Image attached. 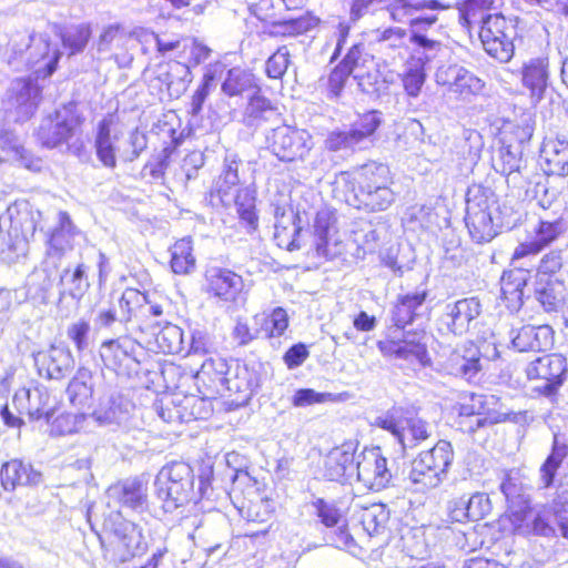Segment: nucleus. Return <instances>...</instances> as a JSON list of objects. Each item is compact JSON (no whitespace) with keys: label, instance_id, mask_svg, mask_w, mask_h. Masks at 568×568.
Instances as JSON below:
<instances>
[{"label":"nucleus","instance_id":"1a4fd4ad","mask_svg":"<svg viewBox=\"0 0 568 568\" xmlns=\"http://www.w3.org/2000/svg\"><path fill=\"white\" fill-rule=\"evenodd\" d=\"M494 202L484 194L467 199L466 226L471 239L477 243L491 241L498 233L493 217Z\"/></svg>","mask_w":568,"mask_h":568},{"label":"nucleus","instance_id":"3c124183","mask_svg":"<svg viewBox=\"0 0 568 568\" xmlns=\"http://www.w3.org/2000/svg\"><path fill=\"white\" fill-rule=\"evenodd\" d=\"M118 306L119 322L128 323L133 317L141 316L142 307L145 306V294L135 288H126L119 298Z\"/></svg>","mask_w":568,"mask_h":568},{"label":"nucleus","instance_id":"9b49d317","mask_svg":"<svg viewBox=\"0 0 568 568\" xmlns=\"http://www.w3.org/2000/svg\"><path fill=\"white\" fill-rule=\"evenodd\" d=\"M313 227V247L316 256L332 260L343 253L344 244L338 235L335 214L331 210H320Z\"/></svg>","mask_w":568,"mask_h":568},{"label":"nucleus","instance_id":"20e7f679","mask_svg":"<svg viewBox=\"0 0 568 568\" xmlns=\"http://www.w3.org/2000/svg\"><path fill=\"white\" fill-rule=\"evenodd\" d=\"M193 483V470L186 463L174 462L161 469L156 486L165 511H173L191 499Z\"/></svg>","mask_w":568,"mask_h":568},{"label":"nucleus","instance_id":"f03ea898","mask_svg":"<svg viewBox=\"0 0 568 568\" xmlns=\"http://www.w3.org/2000/svg\"><path fill=\"white\" fill-rule=\"evenodd\" d=\"M99 539L104 558L114 564L130 561L148 549L142 528L120 516L105 520L103 535Z\"/></svg>","mask_w":568,"mask_h":568},{"label":"nucleus","instance_id":"e433bc0d","mask_svg":"<svg viewBox=\"0 0 568 568\" xmlns=\"http://www.w3.org/2000/svg\"><path fill=\"white\" fill-rule=\"evenodd\" d=\"M565 285L557 278H540L537 281L536 298L545 311H557L565 301Z\"/></svg>","mask_w":568,"mask_h":568},{"label":"nucleus","instance_id":"dca6fc26","mask_svg":"<svg viewBox=\"0 0 568 568\" xmlns=\"http://www.w3.org/2000/svg\"><path fill=\"white\" fill-rule=\"evenodd\" d=\"M435 78L437 84L448 87L450 92L459 94L465 100L480 94L485 88L481 79L458 64L438 68Z\"/></svg>","mask_w":568,"mask_h":568},{"label":"nucleus","instance_id":"f704fd0d","mask_svg":"<svg viewBox=\"0 0 568 568\" xmlns=\"http://www.w3.org/2000/svg\"><path fill=\"white\" fill-rule=\"evenodd\" d=\"M527 285V274L521 271L504 273L501 277V294L510 311H518L524 303V288Z\"/></svg>","mask_w":568,"mask_h":568},{"label":"nucleus","instance_id":"4d7b16f0","mask_svg":"<svg viewBox=\"0 0 568 568\" xmlns=\"http://www.w3.org/2000/svg\"><path fill=\"white\" fill-rule=\"evenodd\" d=\"M85 419L84 414L62 413L51 422L50 434L64 436L77 433L83 427Z\"/></svg>","mask_w":568,"mask_h":568},{"label":"nucleus","instance_id":"4c0bfd02","mask_svg":"<svg viewBox=\"0 0 568 568\" xmlns=\"http://www.w3.org/2000/svg\"><path fill=\"white\" fill-rule=\"evenodd\" d=\"M416 458L447 478L448 469L454 460L453 446L447 440H438L433 448L420 452Z\"/></svg>","mask_w":568,"mask_h":568},{"label":"nucleus","instance_id":"ea45409f","mask_svg":"<svg viewBox=\"0 0 568 568\" xmlns=\"http://www.w3.org/2000/svg\"><path fill=\"white\" fill-rule=\"evenodd\" d=\"M21 396L27 399V413L31 419L38 420L42 417L50 419V394L44 386L23 389L20 394H16L14 399H20Z\"/></svg>","mask_w":568,"mask_h":568},{"label":"nucleus","instance_id":"37998d69","mask_svg":"<svg viewBox=\"0 0 568 568\" xmlns=\"http://www.w3.org/2000/svg\"><path fill=\"white\" fill-rule=\"evenodd\" d=\"M73 361L71 354L59 347H51L42 358V368L50 379H61L72 369Z\"/></svg>","mask_w":568,"mask_h":568},{"label":"nucleus","instance_id":"412c9836","mask_svg":"<svg viewBox=\"0 0 568 568\" xmlns=\"http://www.w3.org/2000/svg\"><path fill=\"white\" fill-rule=\"evenodd\" d=\"M356 446L354 443H344L333 448L324 460V476L333 481L349 483L355 478Z\"/></svg>","mask_w":568,"mask_h":568},{"label":"nucleus","instance_id":"a19ab883","mask_svg":"<svg viewBox=\"0 0 568 568\" xmlns=\"http://www.w3.org/2000/svg\"><path fill=\"white\" fill-rule=\"evenodd\" d=\"M430 436L429 425L419 417L403 418L398 442L404 449H412Z\"/></svg>","mask_w":568,"mask_h":568},{"label":"nucleus","instance_id":"f257e3e1","mask_svg":"<svg viewBox=\"0 0 568 568\" xmlns=\"http://www.w3.org/2000/svg\"><path fill=\"white\" fill-rule=\"evenodd\" d=\"M339 179L353 184L358 207L372 212L387 210L395 200L389 168L382 163H367L353 173L342 172Z\"/></svg>","mask_w":568,"mask_h":568},{"label":"nucleus","instance_id":"338daca9","mask_svg":"<svg viewBox=\"0 0 568 568\" xmlns=\"http://www.w3.org/2000/svg\"><path fill=\"white\" fill-rule=\"evenodd\" d=\"M466 509L469 511V520H480L491 511L490 499L488 495L484 493H476L466 499Z\"/></svg>","mask_w":568,"mask_h":568},{"label":"nucleus","instance_id":"774afa93","mask_svg":"<svg viewBox=\"0 0 568 568\" xmlns=\"http://www.w3.org/2000/svg\"><path fill=\"white\" fill-rule=\"evenodd\" d=\"M250 84V77L239 69H231L222 84L225 94L234 97L241 94Z\"/></svg>","mask_w":568,"mask_h":568},{"label":"nucleus","instance_id":"0e129e2a","mask_svg":"<svg viewBox=\"0 0 568 568\" xmlns=\"http://www.w3.org/2000/svg\"><path fill=\"white\" fill-rule=\"evenodd\" d=\"M90 37V27L88 24H78L65 31L62 41L64 47L70 50V53L75 54L85 48Z\"/></svg>","mask_w":568,"mask_h":568},{"label":"nucleus","instance_id":"f8f14e48","mask_svg":"<svg viewBox=\"0 0 568 568\" xmlns=\"http://www.w3.org/2000/svg\"><path fill=\"white\" fill-rule=\"evenodd\" d=\"M379 124L381 119L377 112H367L354 122L349 130L332 132L325 141L326 148L331 151L362 148Z\"/></svg>","mask_w":568,"mask_h":568},{"label":"nucleus","instance_id":"6e6d98bb","mask_svg":"<svg viewBox=\"0 0 568 568\" xmlns=\"http://www.w3.org/2000/svg\"><path fill=\"white\" fill-rule=\"evenodd\" d=\"M237 214L240 219L255 230L257 226V216L255 214V196L248 187L240 189L234 197Z\"/></svg>","mask_w":568,"mask_h":568},{"label":"nucleus","instance_id":"7c9ffc66","mask_svg":"<svg viewBox=\"0 0 568 568\" xmlns=\"http://www.w3.org/2000/svg\"><path fill=\"white\" fill-rule=\"evenodd\" d=\"M500 490L509 507L514 509V514L521 515L528 509L529 497L526 494L519 470L511 469L503 473Z\"/></svg>","mask_w":568,"mask_h":568},{"label":"nucleus","instance_id":"6e6552de","mask_svg":"<svg viewBox=\"0 0 568 568\" xmlns=\"http://www.w3.org/2000/svg\"><path fill=\"white\" fill-rule=\"evenodd\" d=\"M567 232L568 220L562 214L554 219L540 217L532 230L534 237L516 246L513 253V261L536 256L561 239Z\"/></svg>","mask_w":568,"mask_h":568},{"label":"nucleus","instance_id":"864d4df0","mask_svg":"<svg viewBox=\"0 0 568 568\" xmlns=\"http://www.w3.org/2000/svg\"><path fill=\"white\" fill-rule=\"evenodd\" d=\"M389 519V511L382 504H373L363 509L361 523L363 529L369 535L382 532Z\"/></svg>","mask_w":568,"mask_h":568},{"label":"nucleus","instance_id":"b1692460","mask_svg":"<svg viewBox=\"0 0 568 568\" xmlns=\"http://www.w3.org/2000/svg\"><path fill=\"white\" fill-rule=\"evenodd\" d=\"M450 375L471 379L481 369L480 352L473 342H467L450 353L446 361Z\"/></svg>","mask_w":568,"mask_h":568},{"label":"nucleus","instance_id":"49530a36","mask_svg":"<svg viewBox=\"0 0 568 568\" xmlns=\"http://www.w3.org/2000/svg\"><path fill=\"white\" fill-rule=\"evenodd\" d=\"M426 292H415L399 297L395 304L392 321L397 327H404L412 323L416 311L426 300Z\"/></svg>","mask_w":568,"mask_h":568},{"label":"nucleus","instance_id":"052dcab7","mask_svg":"<svg viewBox=\"0 0 568 568\" xmlns=\"http://www.w3.org/2000/svg\"><path fill=\"white\" fill-rule=\"evenodd\" d=\"M437 21V17L435 14L428 16L425 18H415L410 20L412 26V36L409 40L417 44L418 47L423 48L424 50L428 51H436L439 49L440 43L438 41H435L433 39L427 38L425 34L422 33L423 30H425L427 27L434 24Z\"/></svg>","mask_w":568,"mask_h":568},{"label":"nucleus","instance_id":"a211bd4d","mask_svg":"<svg viewBox=\"0 0 568 568\" xmlns=\"http://www.w3.org/2000/svg\"><path fill=\"white\" fill-rule=\"evenodd\" d=\"M230 366L225 358H206L195 374L200 393L205 397L223 396L227 389Z\"/></svg>","mask_w":568,"mask_h":568},{"label":"nucleus","instance_id":"423d86ee","mask_svg":"<svg viewBox=\"0 0 568 568\" xmlns=\"http://www.w3.org/2000/svg\"><path fill=\"white\" fill-rule=\"evenodd\" d=\"M514 26L501 14H488L481 19L479 38L485 51L499 62H508L514 55Z\"/></svg>","mask_w":568,"mask_h":568},{"label":"nucleus","instance_id":"c9c22d12","mask_svg":"<svg viewBox=\"0 0 568 568\" xmlns=\"http://www.w3.org/2000/svg\"><path fill=\"white\" fill-rule=\"evenodd\" d=\"M276 115V109L260 90H255L250 97L244 110L243 122L246 126H258L262 122Z\"/></svg>","mask_w":568,"mask_h":568},{"label":"nucleus","instance_id":"09e8293b","mask_svg":"<svg viewBox=\"0 0 568 568\" xmlns=\"http://www.w3.org/2000/svg\"><path fill=\"white\" fill-rule=\"evenodd\" d=\"M568 455V446L559 443L557 435L554 436L551 453L540 466V483L544 488H548L554 484L555 476L564 459Z\"/></svg>","mask_w":568,"mask_h":568},{"label":"nucleus","instance_id":"2f4dec72","mask_svg":"<svg viewBox=\"0 0 568 568\" xmlns=\"http://www.w3.org/2000/svg\"><path fill=\"white\" fill-rule=\"evenodd\" d=\"M445 479V476L437 473L432 466L424 464L418 458L415 457L412 460L407 476V485L410 490L425 494L439 487Z\"/></svg>","mask_w":568,"mask_h":568},{"label":"nucleus","instance_id":"e2e57ef3","mask_svg":"<svg viewBox=\"0 0 568 568\" xmlns=\"http://www.w3.org/2000/svg\"><path fill=\"white\" fill-rule=\"evenodd\" d=\"M423 337L424 335L420 333H407L399 339L402 353H404L403 359H416L425 364L427 351L425 344L422 342Z\"/></svg>","mask_w":568,"mask_h":568},{"label":"nucleus","instance_id":"bb28decb","mask_svg":"<svg viewBox=\"0 0 568 568\" xmlns=\"http://www.w3.org/2000/svg\"><path fill=\"white\" fill-rule=\"evenodd\" d=\"M140 345L130 338L110 339L104 342L100 348V355L106 367L114 371L121 367H130L136 362L135 351Z\"/></svg>","mask_w":568,"mask_h":568},{"label":"nucleus","instance_id":"4468645a","mask_svg":"<svg viewBox=\"0 0 568 568\" xmlns=\"http://www.w3.org/2000/svg\"><path fill=\"white\" fill-rule=\"evenodd\" d=\"M355 478L372 490H381L388 486L392 473L379 448L366 449L357 456Z\"/></svg>","mask_w":568,"mask_h":568},{"label":"nucleus","instance_id":"c03bdc74","mask_svg":"<svg viewBox=\"0 0 568 568\" xmlns=\"http://www.w3.org/2000/svg\"><path fill=\"white\" fill-rule=\"evenodd\" d=\"M317 24V18L311 14H303L295 19L273 22L270 29V36L283 38L297 37L313 30Z\"/></svg>","mask_w":568,"mask_h":568},{"label":"nucleus","instance_id":"393cba45","mask_svg":"<svg viewBox=\"0 0 568 568\" xmlns=\"http://www.w3.org/2000/svg\"><path fill=\"white\" fill-rule=\"evenodd\" d=\"M544 171L549 175H568V141L559 138H547L540 149Z\"/></svg>","mask_w":568,"mask_h":568},{"label":"nucleus","instance_id":"c85d7f7f","mask_svg":"<svg viewBox=\"0 0 568 568\" xmlns=\"http://www.w3.org/2000/svg\"><path fill=\"white\" fill-rule=\"evenodd\" d=\"M0 478L6 490H13L17 486L39 484L41 474L29 463L11 459L2 465Z\"/></svg>","mask_w":568,"mask_h":568},{"label":"nucleus","instance_id":"a878e982","mask_svg":"<svg viewBox=\"0 0 568 568\" xmlns=\"http://www.w3.org/2000/svg\"><path fill=\"white\" fill-rule=\"evenodd\" d=\"M523 85L529 90L530 98L540 101L549 83V62L547 58H531L521 68Z\"/></svg>","mask_w":568,"mask_h":568},{"label":"nucleus","instance_id":"bf43d9fd","mask_svg":"<svg viewBox=\"0 0 568 568\" xmlns=\"http://www.w3.org/2000/svg\"><path fill=\"white\" fill-rule=\"evenodd\" d=\"M156 343L163 353H181L184 348L183 332L179 326L168 324L156 334Z\"/></svg>","mask_w":568,"mask_h":568},{"label":"nucleus","instance_id":"680f3d73","mask_svg":"<svg viewBox=\"0 0 568 568\" xmlns=\"http://www.w3.org/2000/svg\"><path fill=\"white\" fill-rule=\"evenodd\" d=\"M425 79L426 74L420 60L409 63L402 78L406 93L413 98L418 97Z\"/></svg>","mask_w":568,"mask_h":568},{"label":"nucleus","instance_id":"473e14b6","mask_svg":"<svg viewBox=\"0 0 568 568\" xmlns=\"http://www.w3.org/2000/svg\"><path fill=\"white\" fill-rule=\"evenodd\" d=\"M112 120L103 119L98 125V133L95 138V152L98 159L106 168L116 166L115 143L120 139L118 132L111 130Z\"/></svg>","mask_w":568,"mask_h":568},{"label":"nucleus","instance_id":"58836bf2","mask_svg":"<svg viewBox=\"0 0 568 568\" xmlns=\"http://www.w3.org/2000/svg\"><path fill=\"white\" fill-rule=\"evenodd\" d=\"M93 376L87 368H80L69 383L67 394L75 407H84L93 396Z\"/></svg>","mask_w":568,"mask_h":568},{"label":"nucleus","instance_id":"de8ad7c7","mask_svg":"<svg viewBox=\"0 0 568 568\" xmlns=\"http://www.w3.org/2000/svg\"><path fill=\"white\" fill-rule=\"evenodd\" d=\"M171 268L175 274L185 275L195 268L192 242L184 237L171 247Z\"/></svg>","mask_w":568,"mask_h":568},{"label":"nucleus","instance_id":"f3484780","mask_svg":"<svg viewBox=\"0 0 568 568\" xmlns=\"http://www.w3.org/2000/svg\"><path fill=\"white\" fill-rule=\"evenodd\" d=\"M243 286L242 276L229 268L211 266L204 273V292L220 301L234 302Z\"/></svg>","mask_w":568,"mask_h":568},{"label":"nucleus","instance_id":"a18cd8bd","mask_svg":"<svg viewBox=\"0 0 568 568\" xmlns=\"http://www.w3.org/2000/svg\"><path fill=\"white\" fill-rule=\"evenodd\" d=\"M87 271L88 266L83 263L78 264L74 270L64 268L60 274L61 294L73 298L82 297L90 286Z\"/></svg>","mask_w":568,"mask_h":568},{"label":"nucleus","instance_id":"13d9d810","mask_svg":"<svg viewBox=\"0 0 568 568\" xmlns=\"http://www.w3.org/2000/svg\"><path fill=\"white\" fill-rule=\"evenodd\" d=\"M0 150L12 154L13 159L26 168H32L29 152L21 145L18 136L12 131L0 130Z\"/></svg>","mask_w":568,"mask_h":568},{"label":"nucleus","instance_id":"6ab92c4d","mask_svg":"<svg viewBox=\"0 0 568 568\" xmlns=\"http://www.w3.org/2000/svg\"><path fill=\"white\" fill-rule=\"evenodd\" d=\"M79 125L78 118L67 108L58 110L53 116L42 121L38 136L41 143L47 148H55L74 134Z\"/></svg>","mask_w":568,"mask_h":568},{"label":"nucleus","instance_id":"5fc2aeb1","mask_svg":"<svg viewBox=\"0 0 568 568\" xmlns=\"http://www.w3.org/2000/svg\"><path fill=\"white\" fill-rule=\"evenodd\" d=\"M493 168L497 173L509 176L518 172L521 165V156L511 146H500L493 156Z\"/></svg>","mask_w":568,"mask_h":568},{"label":"nucleus","instance_id":"ddd939ff","mask_svg":"<svg viewBox=\"0 0 568 568\" xmlns=\"http://www.w3.org/2000/svg\"><path fill=\"white\" fill-rule=\"evenodd\" d=\"M566 372V358L560 354H548L538 357L530 362L526 368L529 379L544 381L539 389L546 396L554 395L562 385Z\"/></svg>","mask_w":568,"mask_h":568},{"label":"nucleus","instance_id":"79ce46f5","mask_svg":"<svg viewBox=\"0 0 568 568\" xmlns=\"http://www.w3.org/2000/svg\"><path fill=\"white\" fill-rule=\"evenodd\" d=\"M241 164L242 161L237 154L233 152L225 154L221 174L215 182L216 191L222 201H225V196L229 195V192L239 185L241 181L239 174Z\"/></svg>","mask_w":568,"mask_h":568},{"label":"nucleus","instance_id":"69168bd1","mask_svg":"<svg viewBox=\"0 0 568 568\" xmlns=\"http://www.w3.org/2000/svg\"><path fill=\"white\" fill-rule=\"evenodd\" d=\"M290 64V51L286 45L280 47L266 61V73L272 79H280Z\"/></svg>","mask_w":568,"mask_h":568},{"label":"nucleus","instance_id":"2eb2a0df","mask_svg":"<svg viewBox=\"0 0 568 568\" xmlns=\"http://www.w3.org/2000/svg\"><path fill=\"white\" fill-rule=\"evenodd\" d=\"M40 101V88L31 79H16L7 92L8 110L14 113L16 121L30 119Z\"/></svg>","mask_w":568,"mask_h":568},{"label":"nucleus","instance_id":"8fccbe9b","mask_svg":"<svg viewBox=\"0 0 568 568\" xmlns=\"http://www.w3.org/2000/svg\"><path fill=\"white\" fill-rule=\"evenodd\" d=\"M339 64L354 77L374 67V57L366 51L364 43L358 42L351 45Z\"/></svg>","mask_w":568,"mask_h":568},{"label":"nucleus","instance_id":"aec40b11","mask_svg":"<svg viewBox=\"0 0 568 568\" xmlns=\"http://www.w3.org/2000/svg\"><path fill=\"white\" fill-rule=\"evenodd\" d=\"M109 504L113 503L136 513L148 509V485L139 478H129L110 486L106 490Z\"/></svg>","mask_w":568,"mask_h":568},{"label":"nucleus","instance_id":"603ef678","mask_svg":"<svg viewBox=\"0 0 568 568\" xmlns=\"http://www.w3.org/2000/svg\"><path fill=\"white\" fill-rule=\"evenodd\" d=\"M444 8L437 0L409 2L407 0H393L388 6L390 18L395 22H405L415 11L423 9L437 10Z\"/></svg>","mask_w":568,"mask_h":568},{"label":"nucleus","instance_id":"c756f323","mask_svg":"<svg viewBox=\"0 0 568 568\" xmlns=\"http://www.w3.org/2000/svg\"><path fill=\"white\" fill-rule=\"evenodd\" d=\"M377 51L385 55V62L402 59L407 48V32L398 27H389L374 32Z\"/></svg>","mask_w":568,"mask_h":568},{"label":"nucleus","instance_id":"cd10ccee","mask_svg":"<svg viewBox=\"0 0 568 568\" xmlns=\"http://www.w3.org/2000/svg\"><path fill=\"white\" fill-rule=\"evenodd\" d=\"M55 261L44 260L40 268H36L27 280V296L39 303H47L49 292L58 276Z\"/></svg>","mask_w":568,"mask_h":568},{"label":"nucleus","instance_id":"72a5a7b5","mask_svg":"<svg viewBox=\"0 0 568 568\" xmlns=\"http://www.w3.org/2000/svg\"><path fill=\"white\" fill-rule=\"evenodd\" d=\"M260 384L261 378L257 372L246 365H236L234 375L229 377L226 392L237 394V400L246 403L258 389Z\"/></svg>","mask_w":568,"mask_h":568},{"label":"nucleus","instance_id":"0eeeda50","mask_svg":"<svg viewBox=\"0 0 568 568\" xmlns=\"http://www.w3.org/2000/svg\"><path fill=\"white\" fill-rule=\"evenodd\" d=\"M207 402L194 395H173L158 399L153 404L156 415L165 423H184L203 419L210 414Z\"/></svg>","mask_w":568,"mask_h":568},{"label":"nucleus","instance_id":"7ed1b4c3","mask_svg":"<svg viewBox=\"0 0 568 568\" xmlns=\"http://www.w3.org/2000/svg\"><path fill=\"white\" fill-rule=\"evenodd\" d=\"M8 47V64L22 58L28 65L40 64L36 72L43 77H49L55 71L61 54L57 48H51L44 34L18 32L10 39Z\"/></svg>","mask_w":568,"mask_h":568},{"label":"nucleus","instance_id":"4be33fe9","mask_svg":"<svg viewBox=\"0 0 568 568\" xmlns=\"http://www.w3.org/2000/svg\"><path fill=\"white\" fill-rule=\"evenodd\" d=\"M80 235V231L73 224L70 215L60 211L58 213V225L51 232L47 243V258L50 261L60 260L68 252L73 250L74 239Z\"/></svg>","mask_w":568,"mask_h":568},{"label":"nucleus","instance_id":"5701e85b","mask_svg":"<svg viewBox=\"0 0 568 568\" xmlns=\"http://www.w3.org/2000/svg\"><path fill=\"white\" fill-rule=\"evenodd\" d=\"M510 342L518 352H540L554 343V331L549 325H524L510 332Z\"/></svg>","mask_w":568,"mask_h":568},{"label":"nucleus","instance_id":"39448f33","mask_svg":"<svg viewBox=\"0 0 568 568\" xmlns=\"http://www.w3.org/2000/svg\"><path fill=\"white\" fill-rule=\"evenodd\" d=\"M265 143L267 150L283 162L304 161L314 146L308 131L287 124L272 129Z\"/></svg>","mask_w":568,"mask_h":568},{"label":"nucleus","instance_id":"9d476101","mask_svg":"<svg viewBox=\"0 0 568 568\" xmlns=\"http://www.w3.org/2000/svg\"><path fill=\"white\" fill-rule=\"evenodd\" d=\"M480 313L481 304L477 297H465L447 303L438 317L439 331L458 336L464 335Z\"/></svg>","mask_w":568,"mask_h":568}]
</instances>
